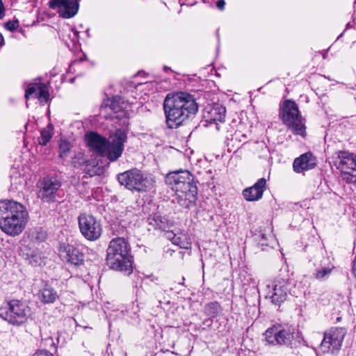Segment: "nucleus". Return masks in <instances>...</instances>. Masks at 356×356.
Returning a JSON list of instances; mask_svg holds the SVG:
<instances>
[{"label": "nucleus", "mask_w": 356, "mask_h": 356, "mask_svg": "<svg viewBox=\"0 0 356 356\" xmlns=\"http://www.w3.org/2000/svg\"><path fill=\"white\" fill-rule=\"evenodd\" d=\"M163 110L168 127L177 128L196 115L198 104L189 93H169L164 99Z\"/></svg>", "instance_id": "f257e3e1"}, {"label": "nucleus", "mask_w": 356, "mask_h": 356, "mask_svg": "<svg viewBox=\"0 0 356 356\" xmlns=\"http://www.w3.org/2000/svg\"><path fill=\"white\" fill-rule=\"evenodd\" d=\"M28 212L24 206L16 201H0V228L6 234L15 236L24 229Z\"/></svg>", "instance_id": "f03ea898"}, {"label": "nucleus", "mask_w": 356, "mask_h": 356, "mask_svg": "<svg viewBox=\"0 0 356 356\" xmlns=\"http://www.w3.org/2000/svg\"><path fill=\"white\" fill-rule=\"evenodd\" d=\"M165 182L175 191L177 203L184 208H188L195 204L197 189L193 181V176L188 170H179L169 172Z\"/></svg>", "instance_id": "7ed1b4c3"}, {"label": "nucleus", "mask_w": 356, "mask_h": 356, "mask_svg": "<svg viewBox=\"0 0 356 356\" xmlns=\"http://www.w3.org/2000/svg\"><path fill=\"white\" fill-rule=\"evenodd\" d=\"M129 243L123 237L113 238L106 250L107 265L115 270L132 272V257Z\"/></svg>", "instance_id": "20e7f679"}, {"label": "nucleus", "mask_w": 356, "mask_h": 356, "mask_svg": "<svg viewBox=\"0 0 356 356\" xmlns=\"http://www.w3.org/2000/svg\"><path fill=\"white\" fill-rule=\"evenodd\" d=\"M280 117L283 124L294 134L305 136V120L294 101L286 99L283 102L280 108Z\"/></svg>", "instance_id": "39448f33"}, {"label": "nucleus", "mask_w": 356, "mask_h": 356, "mask_svg": "<svg viewBox=\"0 0 356 356\" xmlns=\"http://www.w3.org/2000/svg\"><path fill=\"white\" fill-rule=\"evenodd\" d=\"M118 180L121 185L131 191L147 192L154 188V179L136 168L120 173Z\"/></svg>", "instance_id": "423d86ee"}, {"label": "nucleus", "mask_w": 356, "mask_h": 356, "mask_svg": "<svg viewBox=\"0 0 356 356\" xmlns=\"http://www.w3.org/2000/svg\"><path fill=\"white\" fill-rule=\"evenodd\" d=\"M294 282L287 277H277L268 285V296L273 303L280 305L287 300L289 295L293 296Z\"/></svg>", "instance_id": "0eeeda50"}, {"label": "nucleus", "mask_w": 356, "mask_h": 356, "mask_svg": "<svg viewBox=\"0 0 356 356\" xmlns=\"http://www.w3.org/2000/svg\"><path fill=\"white\" fill-rule=\"evenodd\" d=\"M0 315L10 324L20 325L31 316V309L25 302L13 300L8 303L5 312Z\"/></svg>", "instance_id": "6e6552de"}, {"label": "nucleus", "mask_w": 356, "mask_h": 356, "mask_svg": "<svg viewBox=\"0 0 356 356\" xmlns=\"http://www.w3.org/2000/svg\"><path fill=\"white\" fill-rule=\"evenodd\" d=\"M334 160V165L343 174V179L356 184V156L348 151H339Z\"/></svg>", "instance_id": "1a4fd4ad"}, {"label": "nucleus", "mask_w": 356, "mask_h": 356, "mask_svg": "<svg viewBox=\"0 0 356 356\" xmlns=\"http://www.w3.org/2000/svg\"><path fill=\"white\" fill-rule=\"evenodd\" d=\"M78 222L80 232L87 240L94 241L100 238L102 234V225L92 215L81 213Z\"/></svg>", "instance_id": "9d476101"}, {"label": "nucleus", "mask_w": 356, "mask_h": 356, "mask_svg": "<svg viewBox=\"0 0 356 356\" xmlns=\"http://www.w3.org/2000/svg\"><path fill=\"white\" fill-rule=\"evenodd\" d=\"M294 328L288 325H275L265 332L266 341L272 345H289L293 338Z\"/></svg>", "instance_id": "9b49d317"}, {"label": "nucleus", "mask_w": 356, "mask_h": 356, "mask_svg": "<svg viewBox=\"0 0 356 356\" xmlns=\"http://www.w3.org/2000/svg\"><path fill=\"white\" fill-rule=\"evenodd\" d=\"M110 138L111 140H108L102 156H106L110 161L113 162L118 160L122 154L124 145L127 139V133L118 129Z\"/></svg>", "instance_id": "f8f14e48"}, {"label": "nucleus", "mask_w": 356, "mask_h": 356, "mask_svg": "<svg viewBox=\"0 0 356 356\" xmlns=\"http://www.w3.org/2000/svg\"><path fill=\"white\" fill-rule=\"evenodd\" d=\"M226 108L222 105L214 104L207 105L203 110V118L207 122L206 126L215 125V129L219 131L221 124L224 123Z\"/></svg>", "instance_id": "ddd939ff"}, {"label": "nucleus", "mask_w": 356, "mask_h": 356, "mask_svg": "<svg viewBox=\"0 0 356 356\" xmlns=\"http://www.w3.org/2000/svg\"><path fill=\"white\" fill-rule=\"evenodd\" d=\"M80 0H51L49 6L51 9L58 8L60 15L63 18L74 17L78 12Z\"/></svg>", "instance_id": "4468645a"}, {"label": "nucleus", "mask_w": 356, "mask_h": 356, "mask_svg": "<svg viewBox=\"0 0 356 356\" xmlns=\"http://www.w3.org/2000/svg\"><path fill=\"white\" fill-rule=\"evenodd\" d=\"M60 186L61 183L56 177H44L40 182L39 196L42 200L54 201L56 193Z\"/></svg>", "instance_id": "2eb2a0df"}, {"label": "nucleus", "mask_w": 356, "mask_h": 356, "mask_svg": "<svg viewBox=\"0 0 356 356\" xmlns=\"http://www.w3.org/2000/svg\"><path fill=\"white\" fill-rule=\"evenodd\" d=\"M343 334L339 329H332L325 332L324 337L320 345V349L323 353L330 350H338L341 346Z\"/></svg>", "instance_id": "dca6fc26"}, {"label": "nucleus", "mask_w": 356, "mask_h": 356, "mask_svg": "<svg viewBox=\"0 0 356 356\" xmlns=\"http://www.w3.org/2000/svg\"><path fill=\"white\" fill-rule=\"evenodd\" d=\"M59 256L63 260L74 266H79L84 261L83 254L75 247L63 243L60 245Z\"/></svg>", "instance_id": "f3484780"}, {"label": "nucleus", "mask_w": 356, "mask_h": 356, "mask_svg": "<svg viewBox=\"0 0 356 356\" xmlns=\"http://www.w3.org/2000/svg\"><path fill=\"white\" fill-rule=\"evenodd\" d=\"M316 165V160L312 153L306 152L294 160L293 168L296 172L301 173L314 168Z\"/></svg>", "instance_id": "a211bd4d"}, {"label": "nucleus", "mask_w": 356, "mask_h": 356, "mask_svg": "<svg viewBox=\"0 0 356 356\" xmlns=\"http://www.w3.org/2000/svg\"><path fill=\"white\" fill-rule=\"evenodd\" d=\"M86 140L88 147L96 154L102 156L108 139L95 132H90L86 136Z\"/></svg>", "instance_id": "6ab92c4d"}, {"label": "nucleus", "mask_w": 356, "mask_h": 356, "mask_svg": "<svg viewBox=\"0 0 356 356\" xmlns=\"http://www.w3.org/2000/svg\"><path fill=\"white\" fill-rule=\"evenodd\" d=\"M266 188V179L261 178L252 186L244 189L243 195L248 201H257L262 197Z\"/></svg>", "instance_id": "aec40b11"}, {"label": "nucleus", "mask_w": 356, "mask_h": 356, "mask_svg": "<svg viewBox=\"0 0 356 356\" xmlns=\"http://www.w3.org/2000/svg\"><path fill=\"white\" fill-rule=\"evenodd\" d=\"M35 93L38 100L41 103H47L49 97V90L47 86L44 83L39 85L30 86L25 92V97L29 99V97Z\"/></svg>", "instance_id": "412c9836"}, {"label": "nucleus", "mask_w": 356, "mask_h": 356, "mask_svg": "<svg viewBox=\"0 0 356 356\" xmlns=\"http://www.w3.org/2000/svg\"><path fill=\"white\" fill-rule=\"evenodd\" d=\"M58 298L57 292L48 284H45L38 293V298L44 304L53 303Z\"/></svg>", "instance_id": "4be33fe9"}, {"label": "nucleus", "mask_w": 356, "mask_h": 356, "mask_svg": "<svg viewBox=\"0 0 356 356\" xmlns=\"http://www.w3.org/2000/svg\"><path fill=\"white\" fill-rule=\"evenodd\" d=\"M149 225H152L154 229L165 231L168 228V220L159 214H153L147 219Z\"/></svg>", "instance_id": "5701e85b"}, {"label": "nucleus", "mask_w": 356, "mask_h": 356, "mask_svg": "<svg viewBox=\"0 0 356 356\" xmlns=\"http://www.w3.org/2000/svg\"><path fill=\"white\" fill-rule=\"evenodd\" d=\"M123 104V102H122ZM123 108L122 105H121V99L118 97H115L110 100V104L106 105L104 107H101L100 113L102 115L104 111L106 112L108 109L113 111L115 113H119Z\"/></svg>", "instance_id": "b1692460"}, {"label": "nucleus", "mask_w": 356, "mask_h": 356, "mask_svg": "<svg viewBox=\"0 0 356 356\" xmlns=\"http://www.w3.org/2000/svg\"><path fill=\"white\" fill-rule=\"evenodd\" d=\"M53 135L54 127L52 124H49L40 131V136L38 139L39 144L46 145L50 141Z\"/></svg>", "instance_id": "393cba45"}, {"label": "nucleus", "mask_w": 356, "mask_h": 356, "mask_svg": "<svg viewBox=\"0 0 356 356\" xmlns=\"http://www.w3.org/2000/svg\"><path fill=\"white\" fill-rule=\"evenodd\" d=\"M181 248L189 249L191 245V241L189 236L185 233L177 234L172 243Z\"/></svg>", "instance_id": "a878e982"}, {"label": "nucleus", "mask_w": 356, "mask_h": 356, "mask_svg": "<svg viewBox=\"0 0 356 356\" xmlns=\"http://www.w3.org/2000/svg\"><path fill=\"white\" fill-rule=\"evenodd\" d=\"M221 311V307L217 302L207 304L204 307V313L210 318L216 317Z\"/></svg>", "instance_id": "bb28decb"}, {"label": "nucleus", "mask_w": 356, "mask_h": 356, "mask_svg": "<svg viewBox=\"0 0 356 356\" xmlns=\"http://www.w3.org/2000/svg\"><path fill=\"white\" fill-rule=\"evenodd\" d=\"M333 268V266L318 268L316 269L314 276L317 280H324L330 275Z\"/></svg>", "instance_id": "cd10ccee"}, {"label": "nucleus", "mask_w": 356, "mask_h": 356, "mask_svg": "<svg viewBox=\"0 0 356 356\" xmlns=\"http://www.w3.org/2000/svg\"><path fill=\"white\" fill-rule=\"evenodd\" d=\"M72 145L70 142L61 140L59 144V156L62 159H65L68 156Z\"/></svg>", "instance_id": "c85d7f7f"}, {"label": "nucleus", "mask_w": 356, "mask_h": 356, "mask_svg": "<svg viewBox=\"0 0 356 356\" xmlns=\"http://www.w3.org/2000/svg\"><path fill=\"white\" fill-rule=\"evenodd\" d=\"M4 26L7 30L13 31L18 29V27L19 26V23L17 19L12 20V21L7 22Z\"/></svg>", "instance_id": "c756f323"}, {"label": "nucleus", "mask_w": 356, "mask_h": 356, "mask_svg": "<svg viewBox=\"0 0 356 356\" xmlns=\"http://www.w3.org/2000/svg\"><path fill=\"white\" fill-rule=\"evenodd\" d=\"M268 239L267 235L266 234H261V239L259 241V244L261 246H267L268 245Z\"/></svg>", "instance_id": "7c9ffc66"}, {"label": "nucleus", "mask_w": 356, "mask_h": 356, "mask_svg": "<svg viewBox=\"0 0 356 356\" xmlns=\"http://www.w3.org/2000/svg\"><path fill=\"white\" fill-rule=\"evenodd\" d=\"M31 356H54L52 353H49L47 350H39Z\"/></svg>", "instance_id": "2f4dec72"}, {"label": "nucleus", "mask_w": 356, "mask_h": 356, "mask_svg": "<svg viewBox=\"0 0 356 356\" xmlns=\"http://www.w3.org/2000/svg\"><path fill=\"white\" fill-rule=\"evenodd\" d=\"M177 234H175L172 232H166V233L165 234V237L168 239L170 240L172 243L174 242L175 238L176 237Z\"/></svg>", "instance_id": "473e14b6"}, {"label": "nucleus", "mask_w": 356, "mask_h": 356, "mask_svg": "<svg viewBox=\"0 0 356 356\" xmlns=\"http://www.w3.org/2000/svg\"><path fill=\"white\" fill-rule=\"evenodd\" d=\"M225 6V1L224 0H218L216 3V6L220 10H223Z\"/></svg>", "instance_id": "72a5a7b5"}, {"label": "nucleus", "mask_w": 356, "mask_h": 356, "mask_svg": "<svg viewBox=\"0 0 356 356\" xmlns=\"http://www.w3.org/2000/svg\"><path fill=\"white\" fill-rule=\"evenodd\" d=\"M302 352L303 353H307V355H310L311 356L316 355V350L314 349H311L310 350L308 348H307L305 350H302Z\"/></svg>", "instance_id": "f704fd0d"}, {"label": "nucleus", "mask_w": 356, "mask_h": 356, "mask_svg": "<svg viewBox=\"0 0 356 356\" xmlns=\"http://www.w3.org/2000/svg\"><path fill=\"white\" fill-rule=\"evenodd\" d=\"M4 10L5 8L2 0H0V19H2L5 15Z\"/></svg>", "instance_id": "c9c22d12"}, {"label": "nucleus", "mask_w": 356, "mask_h": 356, "mask_svg": "<svg viewBox=\"0 0 356 356\" xmlns=\"http://www.w3.org/2000/svg\"><path fill=\"white\" fill-rule=\"evenodd\" d=\"M353 273L354 274L355 277H356V255H355V259L353 261Z\"/></svg>", "instance_id": "e433bc0d"}, {"label": "nucleus", "mask_w": 356, "mask_h": 356, "mask_svg": "<svg viewBox=\"0 0 356 356\" xmlns=\"http://www.w3.org/2000/svg\"><path fill=\"white\" fill-rule=\"evenodd\" d=\"M4 44V38L2 34L0 33V46H3Z\"/></svg>", "instance_id": "4c0bfd02"}, {"label": "nucleus", "mask_w": 356, "mask_h": 356, "mask_svg": "<svg viewBox=\"0 0 356 356\" xmlns=\"http://www.w3.org/2000/svg\"><path fill=\"white\" fill-rule=\"evenodd\" d=\"M184 280L185 278L184 277H181L180 280L178 281V284L183 285Z\"/></svg>", "instance_id": "58836bf2"}, {"label": "nucleus", "mask_w": 356, "mask_h": 356, "mask_svg": "<svg viewBox=\"0 0 356 356\" xmlns=\"http://www.w3.org/2000/svg\"><path fill=\"white\" fill-rule=\"evenodd\" d=\"M41 238H42V239H43L44 238V234H42Z\"/></svg>", "instance_id": "ea45409f"}]
</instances>
